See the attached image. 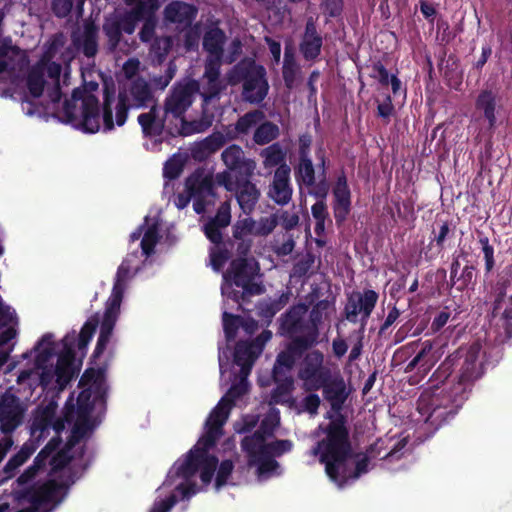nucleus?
I'll return each mask as SVG.
<instances>
[{
    "instance_id": "34",
    "label": "nucleus",
    "mask_w": 512,
    "mask_h": 512,
    "mask_svg": "<svg viewBox=\"0 0 512 512\" xmlns=\"http://www.w3.org/2000/svg\"><path fill=\"white\" fill-rule=\"evenodd\" d=\"M277 422L270 418H264L256 431L253 434L245 436L241 442V447H260L266 443V440L274 435Z\"/></svg>"
},
{
    "instance_id": "51",
    "label": "nucleus",
    "mask_w": 512,
    "mask_h": 512,
    "mask_svg": "<svg viewBox=\"0 0 512 512\" xmlns=\"http://www.w3.org/2000/svg\"><path fill=\"white\" fill-rule=\"evenodd\" d=\"M432 342L430 340H426L422 343V347L420 351L415 355V357L408 363L407 369L413 370L418 365L424 367V371L429 370L433 365V362L430 360H426V357L430 354L432 350Z\"/></svg>"
},
{
    "instance_id": "45",
    "label": "nucleus",
    "mask_w": 512,
    "mask_h": 512,
    "mask_svg": "<svg viewBox=\"0 0 512 512\" xmlns=\"http://www.w3.org/2000/svg\"><path fill=\"white\" fill-rule=\"evenodd\" d=\"M252 222L251 234L253 236H267L274 231L278 225V217L273 214L268 217H261L258 221L251 217L243 218Z\"/></svg>"
},
{
    "instance_id": "16",
    "label": "nucleus",
    "mask_w": 512,
    "mask_h": 512,
    "mask_svg": "<svg viewBox=\"0 0 512 512\" xmlns=\"http://www.w3.org/2000/svg\"><path fill=\"white\" fill-rule=\"evenodd\" d=\"M25 407L19 397L6 391L0 398V430L12 433L23 421Z\"/></svg>"
},
{
    "instance_id": "11",
    "label": "nucleus",
    "mask_w": 512,
    "mask_h": 512,
    "mask_svg": "<svg viewBox=\"0 0 512 512\" xmlns=\"http://www.w3.org/2000/svg\"><path fill=\"white\" fill-rule=\"evenodd\" d=\"M316 344L317 334L315 332L294 337L286 349L278 353L272 369V376L287 375V372L293 369L296 359L302 357Z\"/></svg>"
},
{
    "instance_id": "10",
    "label": "nucleus",
    "mask_w": 512,
    "mask_h": 512,
    "mask_svg": "<svg viewBox=\"0 0 512 512\" xmlns=\"http://www.w3.org/2000/svg\"><path fill=\"white\" fill-rule=\"evenodd\" d=\"M324 354L318 349L308 351L302 358L297 376L302 381V388L306 392L320 390L325 381L333 374L331 369L324 365Z\"/></svg>"
},
{
    "instance_id": "29",
    "label": "nucleus",
    "mask_w": 512,
    "mask_h": 512,
    "mask_svg": "<svg viewBox=\"0 0 512 512\" xmlns=\"http://www.w3.org/2000/svg\"><path fill=\"white\" fill-rule=\"evenodd\" d=\"M276 387L271 391L270 404H289L292 406L295 402L291 394L294 390V379L289 375L272 376Z\"/></svg>"
},
{
    "instance_id": "14",
    "label": "nucleus",
    "mask_w": 512,
    "mask_h": 512,
    "mask_svg": "<svg viewBox=\"0 0 512 512\" xmlns=\"http://www.w3.org/2000/svg\"><path fill=\"white\" fill-rule=\"evenodd\" d=\"M308 311V306L304 303L292 305L285 313L278 318L277 333L291 340L299 336L298 334L309 331L310 325L305 321L304 317Z\"/></svg>"
},
{
    "instance_id": "49",
    "label": "nucleus",
    "mask_w": 512,
    "mask_h": 512,
    "mask_svg": "<svg viewBox=\"0 0 512 512\" xmlns=\"http://www.w3.org/2000/svg\"><path fill=\"white\" fill-rule=\"evenodd\" d=\"M100 323V319L98 314L92 315L82 326L79 337H78V348L79 350L85 349L89 342L91 341L98 325Z\"/></svg>"
},
{
    "instance_id": "2",
    "label": "nucleus",
    "mask_w": 512,
    "mask_h": 512,
    "mask_svg": "<svg viewBox=\"0 0 512 512\" xmlns=\"http://www.w3.org/2000/svg\"><path fill=\"white\" fill-rule=\"evenodd\" d=\"M154 99L150 84L142 77L121 85L116 96L115 85H104L102 119L104 131H112L115 124L123 126L131 108H146Z\"/></svg>"
},
{
    "instance_id": "31",
    "label": "nucleus",
    "mask_w": 512,
    "mask_h": 512,
    "mask_svg": "<svg viewBox=\"0 0 512 512\" xmlns=\"http://www.w3.org/2000/svg\"><path fill=\"white\" fill-rule=\"evenodd\" d=\"M54 493V487L43 484L40 486H31L22 490L18 497L19 499L28 501L32 505L30 509L36 512L41 505L52 501Z\"/></svg>"
},
{
    "instance_id": "55",
    "label": "nucleus",
    "mask_w": 512,
    "mask_h": 512,
    "mask_svg": "<svg viewBox=\"0 0 512 512\" xmlns=\"http://www.w3.org/2000/svg\"><path fill=\"white\" fill-rule=\"evenodd\" d=\"M477 279V268L473 263L467 261L460 271V287L457 290L460 292L465 291L470 287H474Z\"/></svg>"
},
{
    "instance_id": "28",
    "label": "nucleus",
    "mask_w": 512,
    "mask_h": 512,
    "mask_svg": "<svg viewBox=\"0 0 512 512\" xmlns=\"http://www.w3.org/2000/svg\"><path fill=\"white\" fill-rule=\"evenodd\" d=\"M126 16L122 14L119 17L108 18L103 24V32L107 37L108 49L112 52L115 51L122 40V33L131 35L134 31L126 29Z\"/></svg>"
},
{
    "instance_id": "5",
    "label": "nucleus",
    "mask_w": 512,
    "mask_h": 512,
    "mask_svg": "<svg viewBox=\"0 0 512 512\" xmlns=\"http://www.w3.org/2000/svg\"><path fill=\"white\" fill-rule=\"evenodd\" d=\"M131 272V264L125 258L117 269L112 292L105 304V311L100 323V333L92 354V358L100 357L107 348L120 314V307L124 296L126 280Z\"/></svg>"
},
{
    "instance_id": "9",
    "label": "nucleus",
    "mask_w": 512,
    "mask_h": 512,
    "mask_svg": "<svg viewBox=\"0 0 512 512\" xmlns=\"http://www.w3.org/2000/svg\"><path fill=\"white\" fill-rule=\"evenodd\" d=\"M211 448L196 443L188 451L184 461L175 464V475L188 481L200 470L202 483L205 485L209 484L213 479L219 462L215 455L208 453Z\"/></svg>"
},
{
    "instance_id": "47",
    "label": "nucleus",
    "mask_w": 512,
    "mask_h": 512,
    "mask_svg": "<svg viewBox=\"0 0 512 512\" xmlns=\"http://www.w3.org/2000/svg\"><path fill=\"white\" fill-rule=\"evenodd\" d=\"M34 451L35 447L32 444L29 445L25 443L21 449L5 464L3 468L4 472L7 474L13 473L30 458Z\"/></svg>"
},
{
    "instance_id": "27",
    "label": "nucleus",
    "mask_w": 512,
    "mask_h": 512,
    "mask_svg": "<svg viewBox=\"0 0 512 512\" xmlns=\"http://www.w3.org/2000/svg\"><path fill=\"white\" fill-rule=\"evenodd\" d=\"M185 187L192 197L218 198L211 176L191 175L186 179Z\"/></svg>"
},
{
    "instance_id": "32",
    "label": "nucleus",
    "mask_w": 512,
    "mask_h": 512,
    "mask_svg": "<svg viewBox=\"0 0 512 512\" xmlns=\"http://www.w3.org/2000/svg\"><path fill=\"white\" fill-rule=\"evenodd\" d=\"M265 119V113L262 110L255 109L240 116L234 125L233 130L227 131L229 140L236 139L239 135H247L250 130L262 120Z\"/></svg>"
},
{
    "instance_id": "4",
    "label": "nucleus",
    "mask_w": 512,
    "mask_h": 512,
    "mask_svg": "<svg viewBox=\"0 0 512 512\" xmlns=\"http://www.w3.org/2000/svg\"><path fill=\"white\" fill-rule=\"evenodd\" d=\"M199 91L200 85L196 80H189L184 83L176 82L164 100L163 111L165 117L171 116L174 119L181 120L182 135L186 136L194 133H202L212 125L213 116L207 114H203L198 120H192L190 122L185 120V114L192 106L195 95Z\"/></svg>"
},
{
    "instance_id": "60",
    "label": "nucleus",
    "mask_w": 512,
    "mask_h": 512,
    "mask_svg": "<svg viewBox=\"0 0 512 512\" xmlns=\"http://www.w3.org/2000/svg\"><path fill=\"white\" fill-rule=\"evenodd\" d=\"M227 138L228 136L226 137L220 132L213 133L204 139V141L201 143V147L205 152L209 154L215 153L225 145Z\"/></svg>"
},
{
    "instance_id": "54",
    "label": "nucleus",
    "mask_w": 512,
    "mask_h": 512,
    "mask_svg": "<svg viewBox=\"0 0 512 512\" xmlns=\"http://www.w3.org/2000/svg\"><path fill=\"white\" fill-rule=\"evenodd\" d=\"M225 89L221 79L218 80H206V83L202 87L200 95L203 99L204 104H209L213 99L219 98L221 92Z\"/></svg>"
},
{
    "instance_id": "53",
    "label": "nucleus",
    "mask_w": 512,
    "mask_h": 512,
    "mask_svg": "<svg viewBox=\"0 0 512 512\" xmlns=\"http://www.w3.org/2000/svg\"><path fill=\"white\" fill-rule=\"evenodd\" d=\"M293 444L290 440L287 439H277L275 441L264 443L259 448L262 449V452L268 453L273 458L279 457L284 453L291 451Z\"/></svg>"
},
{
    "instance_id": "39",
    "label": "nucleus",
    "mask_w": 512,
    "mask_h": 512,
    "mask_svg": "<svg viewBox=\"0 0 512 512\" xmlns=\"http://www.w3.org/2000/svg\"><path fill=\"white\" fill-rule=\"evenodd\" d=\"M291 295L290 291H286L282 292L276 299L261 302L258 307L259 317L265 319L267 325H269L273 317L289 303Z\"/></svg>"
},
{
    "instance_id": "41",
    "label": "nucleus",
    "mask_w": 512,
    "mask_h": 512,
    "mask_svg": "<svg viewBox=\"0 0 512 512\" xmlns=\"http://www.w3.org/2000/svg\"><path fill=\"white\" fill-rule=\"evenodd\" d=\"M98 27L94 22H87L84 24L83 39H82V52L88 57H94L98 52Z\"/></svg>"
},
{
    "instance_id": "3",
    "label": "nucleus",
    "mask_w": 512,
    "mask_h": 512,
    "mask_svg": "<svg viewBox=\"0 0 512 512\" xmlns=\"http://www.w3.org/2000/svg\"><path fill=\"white\" fill-rule=\"evenodd\" d=\"M324 433L326 437L317 442L313 453L315 455L319 454V460L325 464L328 477L342 486L348 479L346 462L352 455V446L345 417L339 414L332 419L324 429Z\"/></svg>"
},
{
    "instance_id": "35",
    "label": "nucleus",
    "mask_w": 512,
    "mask_h": 512,
    "mask_svg": "<svg viewBox=\"0 0 512 512\" xmlns=\"http://www.w3.org/2000/svg\"><path fill=\"white\" fill-rule=\"evenodd\" d=\"M315 155L318 160L319 181L317 185H315V190H310V194L315 198H326L329 193L330 185L327 180L328 160L325 149L322 146L318 147Z\"/></svg>"
},
{
    "instance_id": "26",
    "label": "nucleus",
    "mask_w": 512,
    "mask_h": 512,
    "mask_svg": "<svg viewBox=\"0 0 512 512\" xmlns=\"http://www.w3.org/2000/svg\"><path fill=\"white\" fill-rule=\"evenodd\" d=\"M197 15V9L182 1H172L164 9V17L171 23L190 25Z\"/></svg>"
},
{
    "instance_id": "8",
    "label": "nucleus",
    "mask_w": 512,
    "mask_h": 512,
    "mask_svg": "<svg viewBox=\"0 0 512 512\" xmlns=\"http://www.w3.org/2000/svg\"><path fill=\"white\" fill-rule=\"evenodd\" d=\"M259 270V263L254 257H241L231 260L223 277L227 282L243 289L242 291H233L232 298L236 302H245L250 296L264 293V286L255 281Z\"/></svg>"
},
{
    "instance_id": "15",
    "label": "nucleus",
    "mask_w": 512,
    "mask_h": 512,
    "mask_svg": "<svg viewBox=\"0 0 512 512\" xmlns=\"http://www.w3.org/2000/svg\"><path fill=\"white\" fill-rule=\"evenodd\" d=\"M227 397H222L215 408L210 412L206 422V432L197 441L205 447H214L222 435V427L226 423L231 405L226 404Z\"/></svg>"
},
{
    "instance_id": "56",
    "label": "nucleus",
    "mask_w": 512,
    "mask_h": 512,
    "mask_svg": "<svg viewBox=\"0 0 512 512\" xmlns=\"http://www.w3.org/2000/svg\"><path fill=\"white\" fill-rule=\"evenodd\" d=\"M330 306L328 300H320L318 301L310 311L309 320L311 322L310 329L307 333L315 332L317 337L319 336L318 325L322 321V314L326 311Z\"/></svg>"
},
{
    "instance_id": "7",
    "label": "nucleus",
    "mask_w": 512,
    "mask_h": 512,
    "mask_svg": "<svg viewBox=\"0 0 512 512\" xmlns=\"http://www.w3.org/2000/svg\"><path fill=\"white\" fill-rule=\"evenodd\" d=\"M230 82H242V98L250 104L261 103L268 94L266 70L252 58H244L233 67Z\"/></svg>"
},
{
    "instance_id": "64",
    "label": "nucleus",
    "mask_w": 512,
    "mask_h": 512,
    "mask_svg": "<svg viewBox=\"0 0 512 512\" xmlns=\"http://www.w3.org/2000/svg\"><path fill=\"white\" fill-rule=\"evenodd\" d=\"M501 326L507 339L512 338V295L508 298V303L504 311L500 314Z\"/></svg>"
},
{
    "instance_id": "57",
    "label": "nucleus",
    "mask_w": 512,
    "mask_h": 512,
    "mask_svg": "<svg viewBox=\"0 0 512 512\" xmlns=\"http://www.w3.org/2000/svg\"><path fill=\"white\" fill-rule=\"evenodd\" d=\"M93 411V403L90 400V394L85 391L80 392L77 398L76 414L78 420L90 421V415Z\"/></svg>"
},
{
    "instance_id": "62",
    "label": "nucleus",
    "mask_w": 512,
    "mask_h": 512,
    "mask_svg": "<svg viewBox=\"0 0 512 512\" xmlns=\"http://www.w3.org/2000/svg\"><path fill=\"white\" fill-rule=\"evenodd\" d=\"M222 57L210 56L205 63V70L203 78L206 80H218L220 79V68H221Z\"/></svg>"
},
{
    "instance_id": "40",
    "label": "nucleus",
    "mask_w": 512,
    "mask_h": 512,
    "mask_svg": "<svg viewBox=\"0 0 512 512\" xmlns=\"http://www.w3.org/2000/svg\"><path fill=\"white\" fill-rule=\"evenodd\" d=\"M55 416V409L51 405L46 406L35 415L31 424V434L33 436L43 437L51 428Z\"/></svg>"
},
{
    "instance_id": "1",
    "label": "nucleus",
    "mask_w": 512,
    "mask_h": 512,
    "mask_svg": "<svg viewBox=\"0 0 512 512\" xmlns=\"http://www.w3.org/2000/svg\"><path fill=\"white\" fill-rule=\"evenodd\" d=\"M480 353L479 343L459 347L447 356L432 376L444 387L425 390L418 398L416 409L425 424L434 431L454 419L468 399L475 381L482 377L484 370Z\"/></svg>"
},
{
    "instance_id": "48",
    "label": "nucleus",
    "mask_w": 512,
    "mask_h": 512,
    "mask_svg": "<svg viewBox=\"0 0 512 512\" xmlns=\"http://www.w3.org/2000/svg\"><path fill=\"white\" fill-rule=\"evenodd\" d=\"M159 238V227L157 223H153L152 225L148 226V228L143 232L141 249L142 253L146 257H149L154 253L155 246L158 243Z\"/></svg>"
},
{
    "instance_id": "19",
    "label": "nucleus",
    "mask_w": 512,
    "mask_h": 512,
    "mask_svg": "<svg viewBox=\"0 0 512 512\" xmlns=\"http://www.w3.org/2000/svg\"><path fill=\"white\" fill-rule=\"evenodd\" d=\"M323 398L330 404L334 412H340L347 401L350 391L340 372H334L321 386Z\"/></svg>"
},
{
    "instance_id": "50",
    "label": "nucleus",
    "mask_w": 512,
    "mask_h": 512,
    "mask_svg": "<svg viewBox=\"0 0 512 512\" xmlns=\"http://www.w3.org/2000/svg\"><path fill=\"white\" fill-rule=\"evenodd\" d=\"M91 428L90 421L76 419L65 445L66 450L69 451L76 446Z\"/></svg>"
},
{
    "instance_id": "63",
    "label": "nucleus",
    "mask_w": 512,
    "mask_h": 512,
    "mask_svg": "<svg viewBox=\"0 0 512 512\" xmlns=\"http://www.w3.org/2000/svg\"><path fill=\"white\" fill-rule=\"evenodd\" d=\"M334 200H351V191L347 183V177L342 172L333 188Z\"/></svg>"
},
{
    "instance_id": "22",
    "label": "nucleus",
    "mask_w": 512,
    "mask_h": 512,
    "mask_svg": "<svg viewBox=\"0 0 512 512\" xmlns=\"http://www.w3.org/2000/svg\"><path fill=\"white\" fill-rule=\"evenodd\" d=\"M221 158L228 170L237 172L243 177L251 176L256 168L254 160L246 158L243 149L236 144L228 146L222 152Z\"/></svg>"
},
{
    "instance_id": "6",
    "label": "nucleus",
    "mask_w": 512,
    "mask_h": 512,
    "mask_svg": "<svg viewBox=\"0 0 512 512\" xmlns=\"http://www.w3.org/2000/svg\"><path fill=\"white\" fill-rule=\"evenodd\" d=\"M63 122L85 133H96L100 129L99 100L86 91L75 89L71 100L63 104Z\"/></svg>"
},
{
    "instance_id": "61",
    "label": "nucleus",
    "mask_w": 512,
    "mask_h": 512,
    "mask_svg": "<svg viewBox=\"0 0 512 512\" xmlns=\"http://www.w3.org/2000/svg\"><path fill=\"white\" fill-rule=\"evenodd\" d=\"M248 392V382L246 379L241 378L239 382L231 385L224 397H227L226 404L234 405L235 401L241 398Z\"/></svg>"
},
{
    "instance_id": "59",
    "label": "nucleus",
    "mask_w": 512,
    "mask_h": 512,
    "mask_svg": "<svg viewBox=\"0 0 512 512\" xmlns=\"http://www.w3.org/2000/svg\"><path fill=\"white\" fill-rule=\"evenodd\" d=\"M234 469V463L230 459L223 460L217 470L215 479V488L219 490L221 487L227 484L229 477L231 476Z\"/></svg>"
},
{
    "instance_id": "58",
    "label": "nucleus",
    "mask_w": 512,
    "mask_h": 512,
    "mask_svg": "<svg viewBox=\"0 0 512 512\" xmlns=\"http://www.w3.org/2000/svg\"><path fill=\"white\" fill-rule=\"evenodd\" d=\"M241 317L228 312L223 313V330L227 341H233L237 335Z\"/></svg>"
},
{
    "instance_id": "13",
    "label": "nucleus",
    "mask_w": 512,
    "mask_h": 512,
    "mask_svg": "<svg viewBox=\"0 0 512 512\" xmlns=\"http://www.w3.org/2000/svg\"><path fill=\"white\" fill-rule=\"evenodd\" d=\"M224 227L208 220L203 226V232L207 239L214 244L209 251L212 268L219 272L225 263L232 257L231 250L227 247V242L223 240L222 229Z\"/></svg>"
},
{
    "instance_id": "21",
    "label": "nucleus",
    "mask_w": 512,
    "mask_h": 512,
    "mask_svg": "<svg viewBox=\"0 0 512 512\" xmlns=\"http://www.w3.org/2000/svg\"><path fill=\"white\" fill-rule=\"evenodd\" d=\"M247 456L249 467H256V474L259 479L271 477L279 468V463L268 453L262 452L259 447H241Z\"/></svg>"
},
{
    "instance_id": "38",
    "label": "nucleus",
    "mask_w": 512,
    "mask_h": 512,
    "mask_svg": "<svg viewBox=\"0 0 512 512\" xmlns=\"http://www.w3.org/2000/svg\"><path fill=\"white\" fill-rule=\"evenodd\" d=\"M294 176L299 185H304L311 190H315L317 185L315 178V167L311 157L298 158V163L294 167Z\"/></svg>"
},
{
    "instance_id": "43",
    "label": "nucleus",
    "mask_w": 512,
    "mask_h": 512,
    "mask_svg": "<svg viewBox=\"0 0 512 512\" xmlns=\"http://www.w3.org/2000/svg\"><path fill=\"white\" fill-rule=\"evenodd\" d=\"M279 133V127L275 123L264 121L256 127L253 134V141L257 145H266L278 138Z\"/></svg>"
},
{
    "instance_id": "33",
    "label": "nucleus",
    "mask_w": 512,
    "mask_h": 512,
    "mask_svg": "<svg viewBox=\"0 0 512 512\" xmlns=\"http://www.w3.org/2000/svg\"><path fill=\"white\" fill-rule=\"evenodd\" d=\"M497 101V94L491 89L481 90L475 101L476 109L483 112L484 118L488 121L490 127L496 124Z\"/></svg>"
},
{
    "instance_id": "36",
    "label": "nucleus",
    "mask_w": 512,
    "mask_h": 512,
    "mask_svg": "<svg viewBox=\"0 0 512 512\" xmlns=\"http://www.w3.org/2000/svg\"><path fill=\"white\" fill-rule=\"evenodd\" d=\"M44 60L33 65L27 74L26 85L29 94L33 98H40L43 95L46 80Z\"/></svg>"
},
{
    "instance_id": "46",
    "label": "nucleus",
    "mask_w": 512,
    "mask_h": 512,
    "mask_svg": "<svg viewBox=\"0 0 512 512\" xmlns=\"http://www.w3.org/2000/svg\"><path fill=\"white\" fill-rule=\"evenodd\" d=\"M509 283L508 279H499L492 288L490 297L492 299L491 314L493 317H497L500 314L502 304L507 296Z\"/></svg>"
},
{
    "instance_id": "37",
    "label": "nucleus",
    "mask_w": 512,
    "mask_h": 512,
    "mask_svg": "<svg viewBox=\"0 0 512 512\" xmlns=\"http://www.w3.org/2000/svg\"><path fill=\"white\" fill-rule=\"evenodd\" d=\"M225 41V32L219 27H214L205 32L203 37V48L208 52L209 56L223 57V46Z\"/></svg>"
},
{
    "instance_id": "42",
    "label": "nucleus",
    "mask_w": 512,
    "mask_h": 512,
    "mask_svg": "<svg viewBox=\"0 0 512 512\" xmlns=\"http://www.w3.org/2000/svg\"><path fill=\"white\" fill-rule=\"evenodd\" d=\"M35 349L38 351L35 358L36 366H47V363L55 354L53 335L50 333L44 334L38 341Z\"/></svg>"
},
{
    "instance_id": "12",
    "label": "nucleus",
    "mask_w": 512,
    "mask_h": 512,
    "mask_svg": "<svg viewBox=\"0 0 512 512\" xmlns=\"http://www.w3.org/2000/svg\"><path fill=\"white\" fill-rule=\"evenodd\" d=\"M378 299L379 294L372 289H364L363 292L353 293L348 297L344 308L346 319L351 323H356L358 316L361 315V323L364 327L375 309Z\"/></svg>"
},
{
    "instance_id": "17",
    "label": "nucleus",
    "mask_w": 512,
    "mask_h": 512,
    "mask_svg": "<svg viewBox=\"0 0 512 512\" xmlns=\"http://www.w3.org/2000/svg\"><path fill=\"white\" fill-rule=\"evenodd\" d=\"M323 47V37L317 29L313 17L306 21L304 32L301 35L299 43V52L305 61L314 62L321 55Z\"/></svg>"
},
{
    "instance_id": "23",
    "label": "nucleus",
    "mask_w": 512,
    "mask_h": 512,
    "mask_svg": "<svg viewBox=\"0 0 512 512\" xmlns=\"http://www.w3.org/2000/svg\"><path fill=\"white\" fill-rule=\"evenodd\" d=\"M234 192L242 212L250 215L260 199L259 189L247 177L242 176V178L236 179V189Z\"/></svg>"
},
{
    "instance_id": "44",
    "label": "nucleus",
    "mask_w": 512,
    "mask_h": 512,
    "mask_svg": "<svg viewBox=\"0 0 512 512\" xmlns=\"http://www.w3.org/2000/svg\"><path fill=\"white\" fill-rule=\"evenodd\" d=\"M260 353L256 352L254 346L248 341H239L234 349V363L253 365Z\"/></svg>"
},
{
    "instance_id": "25",
    "label": "nucleus",
    "mask_w": 512,
    "mask_h": 512,
    "mask_svg": "<svg viewBox=\"0 0 512 512\" xmlns=\"http://www.w3.org/2000/svg\"><path fill=\"white\" fill-rule=\"evenodd\" d=\"M160 7L159 0H138L134 7L126 11V29L135 31L138 22L146 19H155V13Z\"/></svg>"
},
{
    "instance_id": "30",
    "label": "nucleus",
    "mask_w": 512,
    "mask_h": 512,
    "mask_svg": "<svg viewBox=\"0 0 512 512\" xmlns=\"http://www.w3.org/2000/svg\"><path fill=\"white\" fill-rule=\"evenodd\" d=\"M167 118L165 114L160 118L157 106L153 105L148 112L141 113L137 120L145 136L157 137L163 133Z\"/></svg>"
},
{
    "instance_id": "24",
    "label": "nucleus",
    "mask_w": 512,
    "mask_h": 512,
    "mask_svg": "<svg viewBox=\"0 0 512 512\" xmlns=\"http://www.w3.org/2000/svg\"><path fill=\"white\" fill-rule=\"evenodd\" d=\"M68 337L63 340L64 348L58 355L57 363L55 366L56 383L60 388H64L74 376V359L75 351L72 343L67 342Z\"/></svg>"
},
{
    "instance_id": "20",
    "label": "nucleus",
    "mask_w": 512,
    "mask_h": 512,
    "mask_svg": "<svg viewBox=\"0 0 512 512\" xmlns=\"http://www.w3.org/2000/svg\"><path fill=\"white\" fill-rule=\"evenodd\" d=\"M251 226L252 222L247 220H237L232 226V239L226 242L230 250L234 249L236 258L249 257L253 246Z\"/></svg>"
},
{
    "instance_id": "52",
    "label": "nucleus",
    "mask_w": 512,
    "mask_h": 512,
    "mask_svg": "<svg viewBox=\"0 0 512 512\" xmlns=\"http://www.w3.org/2000/svg\"><path fill=\"white\" fill-rule=\"evenodd\" d=\"M262 156L265 158V166H280L285 164L286 154L279 143H273L265 148L262 152Z\"/></svg>"
},
{
    "instance_id": "18",
    "label": "nucleus",
    "mask_w": 512,
    "mask_h": 512,
    "mask_svg": "<svg viewBox=\"0 0 512 512\" xmlns=\"http://www.w3.org/2000/svg\"><path fill=\"white\" fill-rule=\"evenodd\" d=\"M291 169L287 164L278 166L269 186L268 197L276 204L287 205L292 198L293 188L290 183Z\"/></svg>"
}]
</instances>
